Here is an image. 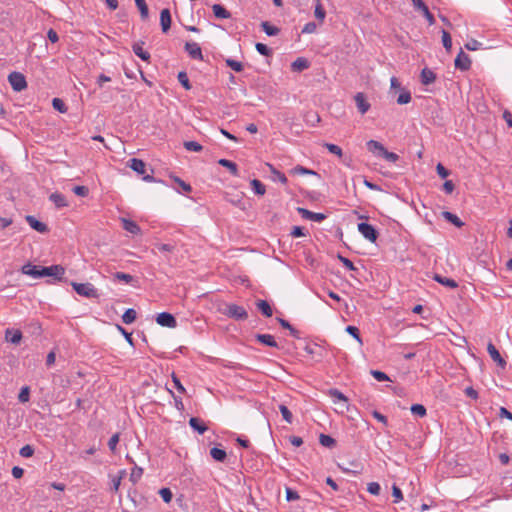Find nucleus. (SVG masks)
<instances>
[{
    "label": "nucleus",
    "instance_id": "nucleus-40",
    "mask_svg": "<svg viewBox=\"0 0 512 512\" xmlns=\"http://www.w3.org/2000/svg\"><path fill=\"white\" fill-rule=\"evenodd\" d=\"M183 145L188 151L200 152L203 149L202 145L196 141H185Z\"/></svg>",
    "mask_w": 512,
    "mask_h": 512
},
{
    "label": "nucleus",
    "instance_id": "nucleus-20",
    "mask_svg": "<svg viewBox=\"0 0 512 512\" xmlns=\"http://www.w3.org/2000/svg\"><path fill=\"white\" fill-rule=\"evenodd\" d=\"M189 425L199 434H204L208 430V427L197 417H191Z\"/></svg>",
    "mask_w": 512,
    "mask_h": 512
},
{
    "label": "nucleus",
    "instance_id": "nucleus-57",
    "mask_svg": "<svg viewBox=\"0 0 512 512\" xmlns=\"http://www.w3.org/2000/svg\"><path fill=\"white\" fill-rule=\"evenodd\" d=\"M314 13H315V17L317 19H319L321 22L324 20L326 13L319 1L315 7Z\"/></svg>",
    "mask_w": 512,
    "mask_h": 512
},
{
    "label": "nucleus",
    "instance_id": "nucleus-53",
    "mask_svg": "<svg viewBox=\"0 0 512 512\" xmlns=\"http://www.w3.org/2000/svg\"><path fill=\"white\" fill-rule=\"evenodd\" d=\"M256 50L263 56H270L272 51L270 48L267 47V45L263 43H257L255 45Z\"/></svg>",
    "mask_w": 512,
    "mask_h": 512
},
{
    "label": "nucleus",
    "instance_id": "nucleus-21",
    "mask_svg": "<svg viewBox=\"0 0 512 512\" xmlns=\"http://www.w3.org/2000/svg\"><path fill=\"white\" fill-rule=\"evenodd\" d=\"M441 215L444 219H446L447 221H449L450 223H452L453 225H455L458 228H461L462 226H464V222L457 215H455L449 211H443L441 213Z\"/></svg>",
    "mask_w": 512,
    "mask_h": 512
},
{
    "label": "nucleus",
    "instance_id": "nucleus-42",
    "mask_svg": "<svg viewBox=\"0 0 512 512\" xmlns=\"http://www.w3.org/2000/svg\"><path fill=\"white\" fill-rule=\"evenodd\" d=\"M279 410L282 414L283 419L287 423L291 424L292 420H293V416H292V413L290 412V410L287 408V406L281 404V405H279Z\"/></svg>",
    "mask_w": 512,
    "mask_h": 512
},
{
    "label": "nucleus",
    "instance_id": "nucleus-54",
    "mask_svg": "<svg viewBox=\"0 0 512 512\" xmlns=\"http://www.w3.org/2000/svg\"><path fill=\"white\" fill-rule=\"evenodd\" d=\"M19 454L24 458L31 457L34 454V448L31 445H25L20 449Z\"/></svg>",
    "mask_w": 512,
    "mask_h": 512
},
{
    "label": "nucleus",
    "instance_id": "nucleus-44",
    "mask_svg": "<svg viewBox=\"0 0 512 512\" xmlns=\"http://www.w3.org/2000/svg\"><path fill=\"white\" fill-rule=\"evenodd\" d=\"M291 173L292 174H299V175H307V174H309V175H316L315 171L307 169V168H305L303 166H300V165L294 167L291 170Z\"/></svg>",
    "mask_w": 512,
    "mask_h": 512
},
{
    "label": "nucleus",
    "instance_id": "nucleus-4",
    "mask_svg": "<svg viewBox=\"0 0 512 512\" xmlns=\"http://www.w3.org/2000/svg\"><path fill=\"white\" fill-rule=\"evenodd\" d=\"M179 249L173 244H162V257L165 256L170 266H174L179 261Z\"/></svg>",
    "mask_w": 512,
    "mask_h": 512
},
{
    "label": "nucleus",
    "instance_id": "nucleus-41",
    "mask_svg": "<svg viewBox=\"0 0 512 512\" xmlns=\"http://www.w3.org/2000/svg\"><path fill=\"white\" fill-rule=\"evenodd\" d=\"M177 78H178V81L181 83V85L186 90H190L191 89V84L189 82V79H188V76H187L186 72H184V71L179 72Z\"/></svg>",
    "mask_w": 512,
    "mask_h": 512
},
{
    "label": "nucleus",
    "instance_id": "nucleus-24",
    "mask_svg": "<svg viewBox=\"0 0 512 512\" xmlns=\"http://www.w3.org/2000/svg\"><path fill=\"white\" fill-rule=\"evenodd\" d=\"M123 229L132 234H137L140 231L138 224L132 220L122 218Z\"/></svg>",
    "mask_w": 512,
    "mask_h": 512
},
{
    "label": "nucleus",
    "instance_id": "nucleus-58",
    "mask_svg": "<svg viewBox=\"0 0 512 512\" xmlns=\"http://www.w3.org/2000/svg\"><path fill=\"white\" fill-rule=\"evenodd\" d=\"M119 442V433H115L108 441L109 449L114 453Z\"/></svg>",
    "mask_w": 512,
    "mask_h": 512
},
{
    "label": "nucleus",
    "instance_id": "nucleus-7",
    "mask_svg": "<svg viewBox=\"0 0 512 512\" xmlns=\"http://www.w3.org/2000/svg\"><path fill=\"white\" fill-rule=\"evenodd\" d=\"M44 277H51L56 281H62L65 275V268L62 265H51L49 267H42Z\"/></svg>",
    "mask_w": 512,
    "mask_h": 512
},
{
    "label": "nucleus",
    "instance_id": "nucleus-34",
    "mask_svg": "<svg viewBox=\"0 0 512 512\" xmlns=\"http://www.w3.org/2000/svg\"><path fill=\"white\" fill-rule=\"evenodd\" d=\"M171 26V15L168 9H162V32H166Z\"/></svg>",
    "mask_w": 512,
    "mask_h": 512
},
{
    "label": "nucleus",
    "instance_id": "nucleus-11",
    "mask_svg": "<svg viewBox=\"0 0 512 512\" xmlns=\"http://www.w3.org/2000/svg\"><path fill=\"white\" fill-rule=\"evenodd\" d=\"M21 272L25 275H29L33 278H41L44 277V274L42 273V267L36 266L31 263H27L21 268Z\"/></svg>",
    "mask_w": 512,
    "mask_h": 512
},
{
    "label": "nucleus",
    "instance_id": "nucleus-18",
    "mask_svg": "<svg viewBox=\"0 0 512 512\" xmlns=\"http://www.w3.org/2000/svg\"><path fill=\"white\" fill-rule=\"evenodd\" d=\"M367 149L378 156H382L383 152L386 150V148L378 141L376 140H369L367 142Z\"/></svg>",
    "mask_w": 512,
    "mask_h": 512
},
{
    "label": "nucleus",
    "instance_id": "nucleus-27",
    "mask_svg": "<svg viewBox=\"0 0 512 512\" xmlns=\"http://www.w3.org/2000/svg\"><path fill=\"white\" fill-rule=\"evenodd\" d=\"M176 326L177 321L175 317L168 312H162V327L175 328Z\"/></svg>",
    "mask_w": 512,
    "mask_h": 512
},
{
    "label": "nucleus",
    "instance_id": "nucleus-13",
    "mask_svg": "<svg viewBox=\"0 0 512 512\" xmlns=\"http://www.w3.org/2000/svg\"><path fill=\"white\" fill-rule=\"evenodd\" d=\"M297 211L303 218L311 221L321 222L326 218V215L322 213H315L302 207H298Z\"/></svg>",
    "mask_w": 512,
    "mask_h": 512
},
{
    "label": "nucleus",
    "instance_id": "nucleus-63",
    "mask_svg": "<svg viewBox=\"0 0 512 512\" xmlns=\"http://www.w3.org/2000/svg\"><path fill=\"white\" fill-rule=\"evenodd\" d=\"M384 159H386L387 161L389 162H396L399 158V156L397 154H395L394 152H389L387 150H385L382 154V156Z\"/></svg>",
    "mask_w": 512,
    "mask_h": 512
},
{
    "label": "nucleus",
    "instance_id": "nucleus-6",
    "mask_svg": "<svg viewBox=\"0 0 512 512\" xmlns=\"http://www.w3.org/2000/svg\"><path fill=\"white\" fill-rule=\"evenodd\" d=\"M8 81L14 91L20 92L27 87L25 76L20 72H12L8 76Z\"/></svg>",
    "mask_w": 512,
    "mask_h": 512
},
{
    "label": "nucleus",
    "instance_id": "nucleus-10",
    "mask_svg": "<svg viewBox=\"0 0 512 512\" xmlns=\"http://www.w3.org/2000/svg\"><path fill=\"white\" fill-rule=\"evenodd\" d=\"M471 66V60L470 57L463 52V50H460L458 53L456 59H455V67L457 69H460L461 71H466Z\"/></svg>",
    "mask_w": 512,
    "mask_h": 512
},
{
    "label": "nucleus",
    "instance_id": "nucleus-31",
    "mask_svg": "<svg viewBox=\"0 0 512 512\" xmlns=\"http://www.w3.org/2000/svg\"><path fill=\"white\" fill-rule=\"evenodd\" d=\"M132 49L133 52L142 60L147 61L150 58V54L143 49L142 43H135Z\"/></svg>",
    "mask_w": 512,
    "mask_h": 512
},
{
    "label": "nucleus",
    "instance_id": "nucleus-39",
    "mask_svg": "<svg viewBox=\"0 0 512 512\" xmlns=\"http://www.w3.org/2000/svg\"><path fill=\"white\" fill-rule=\"evenodd\" d=\"M225 63H226V65L229 68H231L235 72H241L244 69L243 64L241 62H239V61L234 60V59L228 58V59L225 60Z\"/></svg>",
    "mask_w": 512,
    "mask_h": 512
},
{
    "label": "nucleus",
    "instance_id": "nucleus-64",
    "mask_svg": "<svg viewBox=\"0 0 512 512\" xmlns=\"http://www.w3.org/2000/svg\"><path fill=\"white\" fill-rule=\"evenodd\" d=\"M300 498L299 494L291 488H286V500L295 501Z\"/></svg>",
    "mask_w": 512,
    "mask_h": 512
},
{
    "label": "nucleus",
    "instance_id": "nucleus-59",
    "mask_svg": "<svg viewBox=\"0 0 512 512\" xmlns=\"http://www.w3.org/2000/svg\"><path fill=\"white\" fill-rule=\"evenodd\" d=\"M481 43L475 39H471L465 44V48L470 51H476L481 47Z\"/></svg>",
    "mask_w": 512,
    "mask_h": 512
},
{
    "label": "nucleus",
    "instance_id": "nucleus-22",
    "mask_svg": "<svg viewBox=\"0 0 512 512\" xmlns=\"http://www.w3.org/2000/svg\"><path fill=\"white\" fill-rule=\"evenodd\" d=\"M433 279L442 284V285H445L449 288H452V289H455L458 287V283L454 280V279H451V278H446V277H443L439 274H434L433 276Z\"/></svg>",
    "mask_w": 512,
    "mask_h": 512
},
{
    "label": "nucleus",
    "instance_id": "nucleus-19",
    "mask_svg": "<svg viewBox=\"0 0 512 512\" xmlns=\"http://www.w3.org/2000/svg\"><path fill=\"white\" fill-rule=\"evenodd\" d=\"M420 77H421V83L423 85H430L436 79L435 73L432 70L428 69V68L422 69Z\"/></svg>",
    "mask_w": 512,
    "mask_h": 512
},
{
    "label": "nucleus",
    "instance_id": "nucleus-38",
    "mask_svg": "<svg viewBox=\"0 0 512 512\" xmlns=\"http://www.w3.org/2000/svg\"><path fill=\"white\" fill-rule=\"evenodd\" d=\"M135 3L140 11L141 18L143 20L147 19L148 18V6H147L145 0H135Z\"/></svg>",
    "mask_w": 512,
    "mask_h": 512
},
{
    "label": "nucleus",
    "instance_id": "nucleus-1",
    "mask_svg": "<svg viewBox=\"0 0 512 512\" xmlns=\"http://www.w3.org/2000/svg\"><path fill=\"white\" fill-rule=\"evenodd\" d=\"M127 166L130 167L133 171H135L139 175H143L142 179L146 182H155V178L153 177V169H151V174L146 173V164L141 159L132 158L128 161Z\"/></svg>",
    "mask_w": 512,
    "mask_h": 512
},
{
    "label": "nucleus",
    "instance_id": "nucleus-14",
    "mask_svg": "<svg viewBox=\"0 0 512 512\" xmlns=\"http://www.w3.org/2000/svg\"><path fill=\"white\" fill-rule=\"evenodd\" d=\"M185 51L192 59L202 60L203 55L200 46L195 42H187L185 44Z\"/></svg>",
    "mask_w": 512,
    "mask_h": 512
},
{
    "label": "nucleus",
    "instance_id": "nucleus-62",
    "mask_svg": "<svg viewBox=\"0 0 512 512\" xmlns=\"http://www.w3.org/2000/svg\"><path fill=\"white\" fill-rule=\"evenodd\" d=\"M392 495L395 498V500H394L395 503H397V502H399V501H401L403 499L402 491L396 485L392 486Z\"/></svg>",
    "mask_w": 512,
    "mask_h": 512
},
{
    "label": "nucleus",
    "instance_id": "nucleus-16",
    "mask_svg": "<svg viewBox=\"0 0 512 512\" xmlns=\"http://www.w3.org/2000/svg\"><path fill=\"white\" fill-rule=\"evenodd\" d=\"M487 351L490 355V357L502 368H504L506 366V361L502 358V356L500 355L499 351L496 349V347L492 344V343H489L487 345Z\"/></svg>",
    "mask_w": 512,
    "mask_h": 512
},
{
    "label": "nucleus",
    "instance_id": "nucleus-9",
    "mask_svg": "<svg viewBox=\"0 0 512 512\" xmlns=\"http://www.w3.org/2000/svg\"><path fill=\"white\" fill-rule=\"evenodd\" d=\"M413 6L416 10H420L424 17L427 19L429 25H433L435 23L434 16L430 13L427 5L422 0H411Z\"/></svg>",
    "mask_w": 512,
    "mask_h": 512
},
{
    "label": "nucleus",
    "instance_id": "nucleus-37",
    "mask_svg": "<svg viewBox=\"0 0 512 512\" xmlns=\"http://www.w3.org/2000/svg\"><path fill=\"white\" fill-rule=\"evenodd\" d=\"M136 316V311L132 308H129L124 312L122 320L125 324H131L136 320Z\"/></svg>",
    "mask_w": 512,
    "mask_h": 512
},
{
    "label": "nucleus",
    "instance_id": "nucleus-35",
    "mask_svg": "<svg viewBox=\"0 0 512 512\" xmlns=\"http://www.w3.org/2000/svg\"><path fill=\"white\" fill-rule=\"evenodd\" d=\"M261 27L268 36H276L279 33V29L267 21H263Z\"/></svg>",
    "mask_w": 512,
    "mask_h": 512
},
{
    "label": "nucleus",
    "instance_id": "nucleus-5",
    "mask_svg": "<svg viewBox=\"0 0 512 512\" xmlns=\"http://www.w3.org/2000/svg\"><path fill=\"white\" fill-rule=\"evenodd\" d=\"M328 395L334 399V403L338 405L340 412L348 411V398L338 389L332 388L328 390Z\"/></svg>",
    "mask_w": 512,
    "mask_h": 512
},
{
    "label": "nucleus",
    "instance_id": "nucleus-25",
    "mask_svg": "<svg viewBox=\"0 0 512 512\" xmlns=\"http://www.w3.org/2000/svg\"><path fill=\"white\" fill-rule=\"evenodd\" d=\"M213 13L215 17L221 18V19H228L231 17V14L228 10H226L222 5L220 4H214L212 6Z\"/></svg>",
    "mask_w": 512,
    "mask_h": 512
},
{
    "label": "nucleus",
    "instance_id": "nucleus-56",
    "mask_svg": "<svg viewBox=\"0 0 512 512\" xmlns=\"http://www.w3.org/2000/svg\"><path fill=\"white\" fill-rule=\"evenodd\" d=\"M142 473H143L142 468L135 467L134 469H132V472L130 474V480L133 483L137 482L141 478Z\"/></svg>",
    "mask_w": 512,
    "mask_h": 512
},
{
    "label": "nucleus",
    "instance_id": "nucleus-50",
    "mask_svg": "<svg viewBox=\"0 0 512 512\" xmlns=\"http://www.w3.org/2000/svg\"><path fill=\"white\" fill-rule=\"evenodd\" d=\"M411 101V94L409 91L402 92L397 98V103L399 105L408 104Z\"/></svg>",
    "mask_w": 512,
    "mask_h": 512
},
{
    "label": "nucleus",
    "instance_id": "nucleus-2",
    "mask_svg": "<svg viewBox=\"0 0 512 512\" xmlns=\"http://www.w3.org/2000/svg\"><path fill=\"white\" fill-rule=\"evenodd\" d=\"M73 289L77 294L86 298H98L99 293L91 283L71 282Z\"/></svg>",
    "mask_w": 512,
    "mask_h": 512
},
{
    "label": "nucleus",
    "instance_id": "nucleus-30",
    "mask_svg": "<svg viewBox=\"0 0 512 512\" xmlns=\"http://www.w3.org/2000/svg\"><path fill=\"white\" fill-rule=\"evenodd\" d=\"M218 163L219 165L227 168L233 176H238V167L236 163L227 159H220Z\"/></svg>",
    "mask_w": 512,
    "mask_h": 512
},
{
    "label": "nucleus",
    "instance_id": "nucleus-47",
    "mask_svg": "<svg viewBox=\"0 0 512 512\" xmlns=\"http://www.w3.org/2000/svg\"><path fill=\"white\" fill-rule=\"evenodd\" d=\"M346 332L355 338L360 345L362 344V339L357 327L349 325L346 327Z\"/></svg>",
    "mask_w": 512,
    "mask_h": 512
},
{
    "label": "nucleus",
    "instance_id": "nucleus-49",
    "mask_svg": "<svg viewBox=\"0 0 512 512\" xmlns=\"http://www.w3.org/2000/svg\"><path fill=\"white\" fill-rule=\"evenodd\" d=\"M324 147H326L330 153L335 154L338 157H342L343 155L342 149L338 145L325 143Z\"/></svg>",
    "mask_w": 512,
    "mask_h": 512
},
{
    "label": "nucleus",
    "instance_id": "nucleus-17",
    "mask_svg": "<svg viewBox=\"0 0 512 512\" xmlns=\"http://www.w3.org/2000/svg\"><path fill=\"white\" fill-rule=\"evenodd\" d=\"M255 338L257 339V341H259L263 345L273 347V348H278V343L275 341L274 336H272L270 334H257L255 336Z\"/></svg>",
    "mask_w": 512,
    "mask_h": 512
},
{
    "label": "nucleus",
    "instance_id": "nucleus-60",
    "mask_svg": "<svg viewBox=\"0 0 512 512\" xmlns=\"http://www.w3.org/2000/svg\"><path fill=\"white\" fill-rule=\"evenodd\" d=\"M380 489V485L377 482H370L367 486L368 492L372 495H379Z\"/></svg>",
    "mask_w": 512,
    "mask_h": 512
},
{
    "label": "nucleus",
    "instance_id": "nucleus-26",
    "mask_svg": "<svg viewBox=\"0 0 512 512\" xmlns=\"http://www.w3.org/2000/svg\"><path fill=\"white\" fill-rule=\"evenodd\" d=\"M309 67V62L306 58L299 57L292 62L291 68L293 71H303Z\"/></svg>",
    "mask_w": 512,
    "mask_h": 512
},
{
    "label": "nucleus",
    "instance_id": "nucleus-32",
    "mask_svg": "<svg viewBox=\"0 0 512 512\" xmlns=\"http://www.w3.org/2000/svg\"><path fill=\"white\" fill-rule=\"evenodd\" d=\"M210 455L214 460L219 461V462H223L227 456L225 450L217 448V447H213L210 450Z\"/></svg>",
    "mask_w": 512,
    "mask_h": 512
},
{
    "label": "nucleus",
    "instance_id": "nucleus-33",
    "mask_svg": "<svg viewBox=\"0 0 512 512\" xmlns=\"http://www.w3.org/2000/svg\"><path fill=\"white\" fill-rule=\"evenodd\" d=\"M319 442L322 446L327 448H333L336 445V440L330 435L320 434Z\"/></svg>",
    "mask_w": 512,
    "mask_h": 512
},
{
    "label": "nucleus",
    "instance_id": "nucleus-15",
    "mask_svg": "<svg viewBox=\"0 0 512 512\" xmlns=\"http://www.w3.org/2000/svg\"><path fill=\"white\" fill-rule=\"evenodd\" d=\"M26 221L28 222V224L30 225V227L34 230H36L37 232H40V233H46L48 232V226L37 220L34 216H31V215H27L26 216Z\"/></svg>",
    "mask_w": 512,
    "mask_h": 512
},
{
    "label": "nucleus",
    "instance_id": "nucleus-36",
    "mask_svg": "<svg viewBox=\"0 0 512 512\" xmlns=\"http://www.w3.org/2000/svg\"><path fill=\"white\" fill-rule=\"evenodd\" d=\"M251 186L257 195H264L266 192L265 185L258 179L251 180Z\"/></svg>",
    "mask_w": 512,
    "mask_h": 512
},
{
    "label": "nucleus",
    "instance_id": "nucleus-52",
    "mask_svg": "<svg viewBox=\"0 0 512 512\" xmlns=\"http://www.w3.org/2000/svg\"><path fill=\"white\" fill-rule=\"evenodd\" d=\"M171 179L179 185V187H181L185 192H190L192 190L190 184L184 182L183 180H181L180 178L176 177V176H170Z\"/></svg>",
    "mask_w": 512,
    "mask_h": 512
},
{
    "label": "nucleus",
    "instance_id": "nucleus-29",
    "mask_svg": "<svg viewBox=\"0 0 512 512\" xmlns=\"http://www.w3.org/2000/svg\"><path fill=\"white\" fill-rule=\"evenodd\" d=\"M49 198L57 208H62L68 205L65 196L60 193H52Z\"/></svg>",
    "mask_w": 512,
    "mask_h": 512
},
{
    "label": "nucleus",
    "instance_id": "nucleus-48",
    "mask_svg": "<svg viewBox=\"0 0 512 512\" xmlns=\"http://www.w3.org/2000/svg\"><path fill=\"white\" fill-rule=\"evenodd\" d=\"M442 43L447 51L451 50L452 39L450 34L446 30H442Z\"/></svg>",
    "mask_w": 512,
    "mask_h": 512
},
{
    "label": "nucleus",
    "instance_id": "nucleus-61",
    "mask_svg": "<svg viewBox=\"0 0 512 512\" xmlns=\"http://www.w3.org/2000/svg\"><path fill=\"white\" fill-rule=\"evenodd\" d=\"M73 192L77 195V196H81V197H85L88 195L89 193V189L86 187V186H75L73 188Z\"/></svg>",
    "mask_w": 512,
    "mask_h": 512
},
{
    "label": "nucleus",
    "instance_id": "nucleus-46",
    "mask_svg": "<svg viewBox=\"0 0 512 512\" xmlns=\"http://www.w3.org/2000/svg\"><path fill=\"white\" fill-rule=\"evenodd\" d=\"M18 399L21 403H26L30 399V388L28 386L22 387L18 395Z\"/></svg>",
    "mask_w": 512,
    "mask_h": 512
},
{
    "label": "nucleus",
    "instance_id": "nucleus-8",
    "mask_svg": "<svg viewBox=\"0 0 512 512\" xmlns=\"http://www.w3.org/2000/svg\"><path fill=\"white\" fill-rule=\"evenodd\" d=\"M358 230L365 239L369 240L372 243H374L378 238V232L371 224L364 222L359 223Z\"/></svg>",
    "mask_w": 512,
    "mask_h": 512
},
{
    "label": "nucleus",
    "instance_id": "nucleus-23",
    "mask_svg": "<svg viewBox=\"0 0 512 512\" xmlns=\"http://www.w3.org/2000/svg\"><path fill=\"white\" fill-rule=\"evenodd\" d=\"M22 339V333L20 330H12L7 329L6 330V340L13 343V344H19Z\"/></svg>",
    "mask_w": 512,
    "mask_h": 512
},
{
    "label": "nucleus",
    "instance_id": "nucleus-45",
    "mask_svg": "<svg viewBox=\"0 0 512 512\" xmlns=\"http://www.w3.org/2000/svg\"><path fill=\"white\" fill-rule=\"evenodd\" d=\"M414 415L424 417L426 415V408L422 404H413L410 408Z\"/></svg>",
    "mask_w": 512,
    "mask_h": 512
},
{
    "label": "nucleus",
    "instance_id": "nucleus-12",
    "mask_svg": "<svg viewBox=\"0 0 512 512\" xmlns=\"http://www.w3.org/2000/svg\"><path fill=\"white\" fill-rule=\"evenodd\" d=\"M354 99H355V102H356L357 109H358V111L361 114H365L366 112L369 111L371 105L368 102V100H367L366 96L364 95V93L358 92L354 96Z\"/></svg>",
    "mask_w": 512,
    "mask_h": 512
},
{
    "label": "nucleus",
    "instance_id": "nucleus-3",
    "mask_svg": "<svg viewBox=\"0 0 512 512\" xmlns=\"http://www.w3.org/2000/svg\"><path fill=\"white\" fill-rule=\"evenodd\" d=\"M223 314L235 320H246L248 318V313L244 307L234 303L226 304Z\"/></svg>",
    "mask_w": 512,
    "mask_h": 512
},
{
    "label": "nucleus",
    "instance_id": "nucleus-55",
    "mask_svg": "<svg viewBox=\"0 0 512 512\" xmlns=\"http://www.w3.org/2000/svg\"><path fill=\"white\" fill-rule=\"evenodd\" d=\"M271 172L277 177V179L282 183V184H286L287 183V177L285 176V174H283L282 172L278 171L277 169H275L271 164H268Z\"/></svg>",
    "mask_w": 512,
    "mask_h": 512
},
{
    "label": "nucleus",
    "instance_id": "nucleus-51",
    "mask_svg": "<svg viewBox=\"0 0 512 512\" xmlns=\"http://www.w3.org/2000/svg\"><path fill=\"white\" fill-rule=\"evenodd\" d=\"M371 375L377 380V381H380V382H383V381H389V377L387 374H385L384 372L382 371H379V370H371Z\"/></svg>",
    "mask_w": 512,
    "mask_h": 512
},
{
    "label": "nucleus",
    "instance_id": "nucleus-28",
    "mask_svg": "<svg viewBox=\"0 0 512 512\" xmlns=\"http://www.w3.org/2000/svg\"><path fill=\"white\" fill-rule=\"evenodd\" d=\"M257 308L262 312V314L266 317H271L273 314V310L270 304L266 300H258L256 302Z\"/></svg>",
    "mask_w": 512,
    "mask_h": 512
},
{
    "label": "nucleus",
    "instance_id": "nucleus-43",
    "mask_svg": "<svg viewBox=\"0 0 512 512\" xmlns=\"http://www.w3.org/2000/svg\"><path fill=\"white\" fill-rule=\"evenodd\" d=\"M52 106L55 110L59 111L60 113H65L67 111V106L60 98H54L52 100Z\"/></svg>",
    "mask_w": 512,
    "mask_h": 512
}]
</instances>
